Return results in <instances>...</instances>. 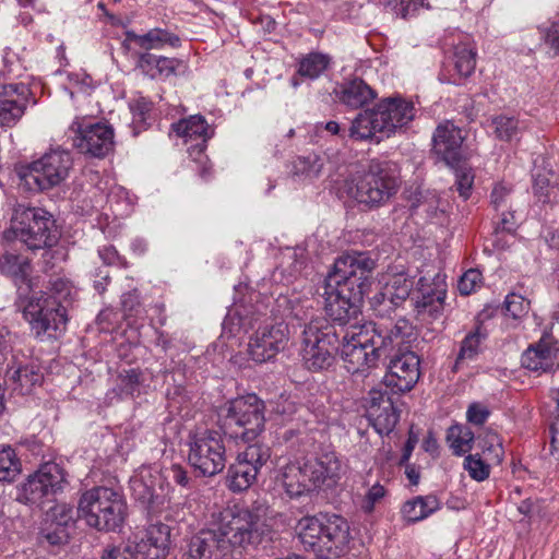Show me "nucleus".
Masks as SVG:
<instances>
[{
  "label": "nucleus",
  "mask_w": 559,
  "mask_h": 559,
  "mask_svg": "<svg viewBox=\"0 0 559 559\" xmlns=\"http://www.w3.org/2000/svg\"><path fill=\"white\" fill-rule=\"evenodd\" d=\"M473 431L462 425H453L448 429L447 441L454 455L461 456L473 449Z\"/></svg>",
  "instance_id": "nucleus-37"
},
{
  "label": "nucleus",
  "mask_w": 559,
  "mask_h": 559,
  "mask_svg": "<svg viewBox=\"0 0 559 559\" xmlns=\"http://www.w3.org/2000/svg\"><path fill=\"white\" fill-rule=\"evenodd\" d=\"M338 333L324 318H316L306 324L301 338V360L313 372L333 365L338 344Z\"/></svg>",
  "instance_id": "nucleus-9"
},
{
  "label": "nucleus",
  "mask_w": 559,
  "mask_h": 559,
  "mask_svg": "<svg viewBox=\"0 0 559 559\" xmlns=\"http://www.w3.org/2000/svg\"><path fill=\"white\" fill-rule=\"evenodd\" d=\"M368 420L380 435H389L396 426L400 414L391 397L379 389H371L364 400Z\"/></svg>",
  "instance_id": "nucleus-21"
},
{
  "label": "nucleus",
  "mask_w": 559,
  "mask_h": 559,
  "mask_svg": "<svg viewBox=\"0 0 559 559\" xmlns=\"http://www.w3.org/2000/svg\"><path fill=\"white\" fill-rule=\"evenodd\" d=\"M270 459V447L258 442L249 444L229 465L226 476L227 487L233 492L247 490L255 483L258 474Z\"/></svg>",
  "instance_id": "nucleus-16"
},
{
  "label": "nucleus",
  "mask_w": 559,
  "mask_h": 559,
  "mask_svg": "<svg viewBox=\"0 0 559 559\" xmlns=\"http://www.w3.org/2000/svg\"><path fill=\"white\" fill-rule=\"evenodd\" d=\"M506 313L513 319H521L527 313L528 304L516 294H510L504 300Z\"/></svg>",
  "instance_id": "nucleus-49"
},
{
  "label": "nucleus",
  "mask_w": 559,
  "mask_h": 559,
  "mask_svg": "<svg viewBox=\"0 0 559 559\" xmlns=\"http://www.w3.org/2000/svg\"><path fill=\"white\" fill-rule=\"evenodd\" d=\"M476 57V48L469 40L460 41L454 46L451 57L453 66L451 78L454 84H460L462 80L467 79L474 73Z\"/></svg>",
  "instance_id": "nucleus-31"
},
{
  "label": "nucleus",
  "mask_w": 559,
  "mask_h": 559,
  "mask_svg": "<svg viewBox=\"0 0 559 559\" xmlns=\"http://www.w3.org/2000/svg\"><path fill=\"white\" fill-rule=\"evenodd\" d=\"M521 364L532 371H551L559 366V343L549 335L543 336L537 344L530 346L523 353Z\"/></svg>",
  "instance_id": "nucleus-26"
},
{
  "label": "nucleus",
  "mask_w": 559,
  "mask_h": 559,
  "mask_svg": "<svg viewBox=\"0 0 559 559\" xmlns=\"http://www.w3.org/2000/svg\"><path fill=\"white\" fill-rule=\"evenodd\" d=\"M171 129L178 136L186 140H201L203 145L213 135V130L210 128L206 120L198 115L181 119L177 123H174Z\"/></svg>",
  "instance_id": "nucleus-35"
},
{
  "label": "nucleus",
  "mask_w": 559,
  "mask_h": 559,
  "mask_svg": "<svg viewBox=\"0 0 559 559\" xmlns=\"http://www.w3.org/2000/svg\"><path fill=\"white\" fill-rule=\"evenodd\" d=\"M343 474V464L335 452H324L304 462L289 461L278 465L276 481L290 498H297L323 486L332 487Z\"/></svg>",
  "instance_id": "nucleus-3"
},
{
  "label": "nucleus",
  "mask_w": 559,
  "mask_h": 559,
  "mask_svg": "<svg viewBox=\"0 0 559 559\" xmlns=\"http://www.w3.org/2000/svg\"><path fill=\"white\" fill-rule=\"evenodd\" d=\"M157 57L152 53H142L138 60V68L151 78H156Z\"/></svg>",
  "instance_id": "nucleus-58"
},
{
  "label": "nucleus",
  "mask_w": 559,
  "mask_h": 559,
  "mask_svg": "<svg viewBox=\"0 0 559 559\" xmlns=\"http://www.w3.org/2000/svg\"><path fill=\"white\" fill-rule=\"evenodd\" d=\"M224 556V544L219 543L212 528L192 535L187 540L181 559H222Z\"/></svg>",
  "instance_id": "nucleus-28"
},
{
  "label": "nucleus",
  "mask_w": 559,
  "mask_h": 559,
  "mask_svg": "<svg viewBox=\"0 0 559 559\" xmlns=\"http://www.w3.org/2000/svg\"><path fill=\"white\" fill-rule=\"evenodd\" d=\"M224 551L238 550L247 552L255 549L267 535V530L257 514L248 509L227 508L218 514L216 527L213 528Z\"/></svg>",
  "instance_id": "nucleus-6"
},
{
  "label": "nucleus",
  "mask_w": 559,
  "mask_h": 559,
  "mask_svg": "<svg viewBox=\"0 0 559 559\" xmlns=\"http://www.w3.org/2000/svg\"><path fill=\"white\" fill-rule=\"evenodd\" d=\"M131 109L134 117H139L140 120H145V115L151 111V104L144 99L136 100Z\"/></svg>",
  "instance_id": "nucleus-64"
},
{
  "label": "nucleus",
  "mask_w": 559,
  "mask_h": 559,
  "mask_svg": "<svg viewBox=\"0 0 559 559\" xmlns=\"http://www.w3.org/2000/svg\"><path fill=\"white\" fill-rule=\"evenodd\" d=\"M550 445L551 453L559 457V418H555L550 425Z\"/></svg>",
  "instance_id": "nucleus-63"
},
{
  "label": "nucleus",
  "mask_w": 559,
  "mask_h": 559,
  "mask_svg": "<svg viewBox=\"0 0 559 559\" xmlns=\"http://www.w3.org/2000/svg\"><path fill=\"white\" fill-rule=\"evenodd\" d=\"M128 37L145 50L162 49L165 46L178 47L180 38L163 28H153L143 35L129 33Z\"/></svg>",
  "instance_id": "nucleus-36"
},
{
  "label": "nucleus",
  "mask_w": 559,
  "mask_h": 559,
  "mask_svg": "<svg viewBox=\"0 0 559 559\" xmlns=\"http://www.w3.org/2000/svg\"><path fill=\"white\" fill-rule=\"evenodd\" d=\"M21 472V463L11 447L0 448V481L10 483Z\"/></svg>",
  "instance_id": "nucleus-43"
},
{
  "label": "nucleus",
  "mask_w": 559,
  "mask_h": 559,
  "mask_svg": "<svg viewBox=\"0 0 559 559\" xmlns=\"http://www.w3.org/2000/svg\"><path fill=\"white\" fill-rule=\"evenodd\" d=\"M549 173H535L534 174V193L539 198H544V202L549 198L550 190V179L548 177Z\"/></svg>",
  "instance_id": "nucleus-57"
},
{
  "label": "nucleus",
  "mask_w": 559,
  "mask_h": 559,
  "mask_svg": "<svg viewBox=\"0 0 559 559\" xmlns=\"http://www.w3.org/2000/svg\"><path fill=\"white\" fill-rule=\"evenodd\" d=\"M414 206H425L428 214L435 215L439 207V199L431 192H426L425 194L420 193V198Z\"/></svg>",
  "instance_id": "nucleus-60"
},
{
  "label": "nucleus",
  "mask_w": 559,
  "mask_h": 559,
  "mask_svg": "<svg viewBox=\"0 0 559 559\" xmlns=\"http://www.w3.org/2000/svg\"><path fill=\"white\" fill-rule=\"evenodd\" d=\"M510 192L511 188L503 183L495 186L491 192V204L497 211L507 207Z\"/></svg>",
  "instance_id": "nucleus-55"
},
{
  "label": "nucleus",
  "mask_w": 559,
  "mask_h": 559,
  "mask_svg": "<svg viewBox=\"0 0 559 559\" xmlns=\"http://www.w3.org/2000/svg\"><path fill=\"white\" fill-rule=\"evenodd\" d=\"M488 337V331L483 323H477L461 342L453 370L462 369L467 362L473 361L481 353V345Z\"/></svg>",
  "instance_id": "nucleus-32"
},
{
  "label": "nucleus",
  "mask_w": 559,
  "mask_h": 559,
  "mask_svg": "<svg viewBox=\"0 0 559 559\" xmlns=\"http://www.w3.org/2000/svg\"><path fill=\"white\" fill-rule=\"evenodd\" d=\"M386 495V490L383 485L380 483H376L372 485L367 493L365 495V498L361 502V509L370 513L373 511L377 503H379Z\"/></svg>",
  "instance_id": "nucleus-50"
},
{
  "label": "nucleus",
  "mask_w": 559,
  "mask_h": 559,
  "mask_svg": "<svg viewBox=\"0 0 559 559\" xmlns=\"http://www.w3.org/2000/svg\"><path fill=\"white\" fill-rule=\"evenodd\" d=\"M447 295L445 284L439 276H423L417 283L415 310L418 316L437 319L443 311Z\"/></svg>",
  "instance_id": "nucleus-22"
},
{
  "label": "nucleus",
  "mask_w": 559,
  "mask_h": 559,
  "mask_svg": "<svg viewBox=\"0 0 559 559\" xmlns=\"http://www.w3.org/2000/svg\"><path fill=\"white\" fill-rule=\"evenodd\" d=\"M463 131L447 120L438 124L432 135V151L448 166L455 167L462 156Z\"/></svg>",
  "instance_id": "nucleus-24"
},
{
  "label": "nucleus",
  "mask_w": 559,
  "mask_h": 559,
  "mask_svg": "<svg viewBox=\"0 0 559 559\" xmlns=\"http://www.w3.org/2000/svg\"><path fill=\"white\" fill-rule=\"evenodd\" d=\"M440 508L441 502L437 496H416L403 503L401 515L407 523H416L427 519Z\"/></svg>",
  "instance_id": "nucleus-33"
},
{
  "label": "nucleus",
  "mask_w": 559,
  "mask_h": 559,
  "mask_svg": "<svg viewBox=\"0 0 559 559\" xmlns=\"http://www.w3.org/2000/svg\"><path fill=\"white\" fill-rule=\"evenodd\" d=\"M335 98L350 109H358L377 97V92L364 80L355 78L334 88Z\"/></svg>",
  "instance_id": "nucleus-29"
},
{
  "label": "nucleus",
  "mask_w": 559,
  "mask_h": 559,
  "mask_svg": "<svg viewBox=\"0 0 559 559\" xmlns=\"http://www.w3.org/2000/svg\"><path fill=\"white\" fill-rule=\"evenodd\" d=\"M295 531L304 549L318 555L342 551L349 542V525L337 514L305 516Z\"/></svg>",
  "instance_id": "nucleus-7"
},
{
  "label": "nucleus",
  "mask_w": 559,
  "mask_h": 559,
  "mask_svg": "<svg viewBox=\"0 0 559 559\" xmlns=\"http://www.w3.org/2000/svg\"><path fill=\"white\" fill-rule=\"evenodd\" d=\"M1 270L16 281H25L31 271L27 258L14 253H5L1 260Z\"/></svg>",
  "instance_id": "nucleus-41"
},
{
  "label": "nucleus",
  "mask_w": 559,
  "mask_h": 559,
  "mask_svg": "<svg viewBox=\"0 0 559 559\" xmlns=\"http://www.w3.org/2000/svg\"><path fill=\"white\" fill-rule=\"evenodd\" d=\"M133 498L145 509L157 511L167 500L169 485L160 472L151 466H142L130 479Z\"/></svg>",
  "instance_id": "nucleus-18"
},
{
  "label": "nucleus",
  "mask_w": 559,
  "mask_h": 559,
  "mask_svg": "<svg viewBox=\"0 0 559 559\" xmlns=\"http://www.w3.org/2000/svg\"><path fill=\"white\" fill-rule=\"evenodd\" d=\"M170 477L177 485L181 487L189 486L190 477L188 476V472L179 464L171 465Z\"/></svg>",
  "instance_id": "nucleus-61"
},
{
  "label": "nucleus",
  "mask_w": 559,
  "mask_h": 559,
  "mask_svg": "<svg viewBox=\"0 0 559 559\" xmlns=\"http://www.w3.org/2000/svg\"><path fill=\"white\" fill-rule=\"evenodd\" d=\"M401 180L389 162H371L368 169L347 183V194L367 210L384 206L397 193Z\"/></svg>",
  "instance_id": "nucleus-4"
},
{
  "label": "nucleus",
  "mask_w": 559,
  "mask_h": 559,
  "mask_svg": "<svg viewBox=\"0 0 559 559\" xmlns=\"http://www.w3.org/2000/svg\"><path fill=\"white\" fill-rule=\"evenodd\" d=\"M340 335V355L353 374H367L393 347L392 333L373 322L350 324Z\"/></svg>",
  "instance_id": "nucleus-2"
},
{
  "label": "nucleus",
  "mask_w": 559,
  "mask_h": 559,
  "mask_svg": "<svg viewBox=\"0 0 559 559\" xmlns=\"http://www.w3.org/2000/svg\"><path fill=\"white\" fill-rule=\"evenodd\" d=\"M264 403L255 394L239 396L228 403L223 427L234 437L253 441L264 430Z\"/></svg>",
  "instance_id": "nucleus-10"
},
{
  "label": "nucleus",
  "mask_w": 559,
  "mask_h": 559,
  "mask_svg": "<svg viewBox=\"0 0 559 559\" xmlns=\"http://www.w3.org/2000/svg\"><path fill=\"white\" fill-rule=\"evenodd\" d=\"M489 409L480 403H473L466 412L467 420L474 425H483L489 417Z\"/></svg>",
  "instance_id": "nucleus-54"
},
{
  "label": "nucleus",
  "mask_w": 559,
  "mask_h": 559,
  "mask_svg": "<svg viewBox=\"0 0 559 559\" xmlns=\"http://www.w3.org/2000/svg\"><path fill=\"white\" fill-rule=\"evenodd\" d=\"M453 168L455 169V189L461 198L467 200L473 189L474 171L471 167L459 164Z\"/></svg>",
  "instance_id": "nucleus-46"
},
{
  "label": "nucleus",
  "mask_w": 559,
  "mask_h": 559,
  "mask_svg": "<svg viewBox=\"0 0 559 559\" xmlns=\"http://www.w3.org/2000/svg\"><path fill=\"white\" fill-rule=\"evenodd\" d=\"M26 88L22 84H8L0 87V126H12L24 114V106L20 96H24Z\"/></svg>",
  "instance_id": "nucleus-30"
},
{
  "label": "nucleus",
  "mask_w": 559,
  "mask_h": 559,
  "mask_svg": "<svg viewBox=\"0 0 559 559\" xmlns=\"http://www.w3.org/2000/svg\"><path fill=\"white\" fill-rule=\"evenodd\" d=\"M72 146L92 157L107 156L115 145L111 126L104 122L88 123L83 117H75L66 132Z\"/></svg>",
  "instance_id": "nucleus-14"
},
{
  "label": "nucleus",
  "mask_w": 559,
  "mask_h": 559,
  "mask_svg": "<svg viewBox=\"0 0 559 559\" xmlns=\"http://www.w3.org/2000/svg\"><path fill=\"white\" fill-rule=\"evenodd\" d=\"M8 380L12 382L13 390L21 394H28L43 381V373L37 361L25 355H13L7 370Z\"/></svg>",
  "instance_id": "nucleus-27"
},
{
  "label": "nucleus",
  "mask_w": 559,
  "mask_h": 559,
  "mask_svg": "<svg viewBox=\"0 0 559 559\" xmlns=\"http://www.w3.org/2000/svg\"><path fill=\"white\" fill-rule=\"evenodd\" d=\"M17 308L36 336L66 328L68 321L66 306L55 297L40 294L20 297Z\"/></svg>",
  "instance_id": "nucleus-12"
},
{
  "label": "nucleus",
  "mask_w": 559,
  "mask_h": 559,
  "mask_svg": "<svg viewBox=\"0 0 559 559\" xmlns=\"http://www.w3.org/2000/svg\"><path fill=\"white\" fill-rule=\"evenodd\" d=\"M49 516L59 527H66L73 521V508L67 503H58L50 509Z\"/></svg>",
  "instance_id": "nucleus-51"
},
{
  "label": "nucleus",
  "mask_w": 559,
  "mask_h": 559,
  "mask_svg": "<svg viewBox=\"0 0 559 559\" xmlns=\"http://www.w3.org/2000/svg\"><path fill=\"white\" fill-rule=\"evenodd\" d=\"M72 286L69 281L56 277L49 282V293H40L43 296L55 297L61 305L71 296Z\"/></svg>",
  "instance_id": "nucleus-47"
},
{
  "label": "nucleus",
  "mask_w": 559,
  "mask_h": 559,
  "mask_svg": "<svg viewBox=\"0 0 559 559\" xmlns=\"http://www.w3.org/2000/svg\"><path fill=\"white\" fill-rule=\"evenodd\" d=\"M491 465L493 464L483 459L478 453L466 455L463 464L469 477L476 481H484L489 477Z\"/></svg>",
  "instance_id": "nucleus-45"
},
{
  "label": "nucleus",
  "mask_w": 559,
  "mask_h": 559,
  "mask_svg": "<svg viewBox=\"0 0 559 559\" xmlns=\"http://www.w3.org/2000/svg\"><path fill=\"white\" fill-rule=\"evenodd\" d=\"M376 262L366 252H350L334 262L323 285L325 314L341 328L360 323L362 297L370 286Z\"/></svg>",
  "instance_id": "nucleus-1"
},
{
  "label": "nucleus",
  "mask_w": 559,
  "mask_h": 559,
  "mask_svg": "<svg viewBox=\"0 0 559 559\" xmlns=\"http://www.w3.org/2000/svg\"><path fill=\"white\" fill-rule=\"evenodd\" d=\"M44 537L50 545H60L68 539V534L63 527L57 526L53 532L46 533Z\"/></svg>",
  "instance_id": "nucleus-62"
},
{
  "label": "nucleus",
  "mask_w": 559,
  "mask_h": 559,
  "mask_svg": "<svg viewBox=\"0 0 559 559\" xmlns=\"http://www.w3.org/2000/svg\"><path fill=\"white\" fill-rule=\"evenodd\" d=\"M141 372L138 369L123 370L118 374L116 390L120 397H133L140 393Z\"/></svg>",
  "instance_id": "nucleus-44"
},
{
  "label": "nucleus",
  "mask_w": 559,
  "mask_h": 559,
  "mask_svg": "<svg viewBox=\"0 0 559 559\" xmlns=\"http://www.w3.org/2000/svg\"><path fill=\"white\" fill-rule=\"evenodd\" d=\"M491 128L500 141H512L522 134L525 127L515 117L499 115L492 118Z\"/></svg>",
  "instance_id": "nucleus-38"
},
{
  "label": "nucleus",
  "mask_w": 559,
  "mask_h": 559,
  "mask_svg": "<svg viewBox=\"0 0 559 559\" xmlns=\"http://www.w3.org/2000/svg\"><path fill=\"white\" fill-rule=\"evenodd\" d=\"M72 167L73 158L69 151L51 148L29 164L24 178L27 185L34 183L38 190H49L63 182Z\"/></svg>",
  "instance_id": "nucleus-15"
},
{
  "label": "nucleus",
  "mask_w": 559,
  "mask_h": 559,
  "mask_svg": "<svg viewBox=\"0 0 559 559\" xmlns=\"http://www.w3.org/2000/svg\"><path fill=\"white\" fill-rule=\"evenodd\" d=\"M374 108L384 128V134L388 136L407 126L416 116L414 103L402 96L383 98Z\"/></svg>",
  "instance_id": "nucleus-23"
},
{
  "label": "nucleus",
  "mask_w": 559,
  "mask_h": 559,
  "mask_svg": "<svg viewBox=\"0 0 559 559\" xmlns=\"http://www.w3.org/2000/svg\"><path fill=\"white\" fill-rule=\"evenodd\" d=\"M7 239H16L31 250L51 248L60 233L53 216L43 207L17 204L13 209Z\"/></svg>",
  "instance_id": "nucleus-5"
},
{
  "label": "nucleus",
  "mask_w": 559,
  "mask_h": 559,
  "mask_svg": "<svg viewBox=\"0 0 559 559\" xmlns=\"http://www.w3.org/2000/svg\"><path fill=\"white\" fill-rule=\"evenodd\" d=\"M121 306L127 317L138 314L141 308L139 294L135 290L123 294L121 297Z\"/></svg>",
  "instance_id": "nucleus-56"
},
{
  "label": "nucleus",
  "mask_w": 559,
  "mask_h": 559,
  "mask_svg": "<svg viewBox=\"0 0 559 559\" xmlns=\"http://www.w3.org/2000/svg\"><path fill=\"white\" fill-rule=\"evenodd\" d=\"M98 254L99 258L104 261V263L108 265L117 264L127 267L126 260L121 258L118 251L111 246L99 249Z\"/></svg>",
  "instance_id": "nucleus-59"
},
{
  "label": "nucleus",
  "mask_w": 559,
  "mask_h": 559,
  "mask_svg": "<svg viewBox=\"0 0 559 559\" xmlns=\"http://www.w3.org/2000/svg\"><path fill=\"white\" fill-rule=\"evenodd\" d=\"M188 462L201 475L211 477L226 466L224 437L216 430H204L189 436Z\"/></svg>",
  "instance_id": "nucleus-11"
},
{
  "label": "nucleus",
  "mask_w": 559,
  "mask_h": 559,
  "mask_svg": "<svg viewBox=\"0 0 559 559\" xmlns=\"http://www.w3.org/2000/svg\"><path fill=\"white\" fill-rule=\"evenodd\" d=\"M377 116L374 107L358 114L349 128V136L354 140H368L372 139L377 133L384 134L380 117Z\"/></svg>",
  "instance_id": "nucleus-34"
},
{
  "label": "nucleus",
  "mask_w": 559,
  "mask_h": 559,
  "mask_svg": "<svg viewBox=\"0 0 559 559\" xmlns=\"http://www.w3.org/2000/svg\"><path fill=\"white\" fill-rule=\"evenodd\" d=\"M288 334V325L284 322L259 328L248 344L251 359L257 362H265L274 358L286 347Z\"/></svg>",
  "instance_id": "nucleus-19"
},
{
  "label": "nucleus",
  "mask_w": 559,
  "mask_h": 559,
  "mask_svg": "<svg viewBox=\"0 0 559 559\" xmlns=\"http://www.w3.org/2000/svg\"><path fill=\"white\" fill-rule=\"evenodd\" d=\"M170 528L157 523L148 526L140 542L129 540L123 546L108 545L102 559H166L169 552Z\"/></svg>",
  "instance_id": "nucleus-13"
},
{
  "label": "nucleus",
  "mask_w": 559,
  "mask_h": 559,
  "mask_svg": "<svg viewBox=\"0 0 559 559\" xmlns=\"http://www.w3.org/2000/svg\"><path fill=\"white\" fill-rule=\"evenodd\" d=\"M328 66L329 58L325 55L311 52L300 60L297 74L313 80L319 78Z\"/></svg>",
  "instance_id": "nucleus-40"
},
{
  "label": "nucleus",
  "mask_w": 559,
  "mask_h": 559,
  "mask_svg": "<svg viewBox=\"0 0 559 559\" xmlns=\"http://www.w3.org/2000/svg\"><path fill=\"white\" fill-rule=\"evenodd\" d=\"M182 61L176 58L157 57L156 76H170L182 66Z\"/></svg>",
  "instance_id": "nucleus-53"
},
{
  "label": "nucleus",
  "mask_w": 559,
  "mask_h": 559,
  "mask_svg": "<svg viewBox=\"0 0 559 559\" xmlns=\"http://www.w3.org/2000/svg\"><path fill=\"white\" fill-rule=\"evenodd\" d=\"M322 166V159L314 154L297 157L292 165V175L301 180H312L321 174Z\"/></svg>",
  "instance_id": "nucleus-39"
},
{
  "label": "nucleus",
  "mask_w": 559,
  "mask_h": 559,
  "mask_svg": "<svg viewBox=\"0 0 559 559\" xmlns=\"http://www.w3.org/2000/svg\"><path fill=\"white\" fill-rule=\"evenodd\" d=\"M78 514L87 526L97 531L111 532L123 524L127 503L120 491L98 486L82 493L78 503Z\"/></svg>",
  "instance_id": "nucleus-8"
},
{
  "label": "nucleus",
  "mask_w": 559,
  "mask_h": 559,
  "mask_svg": "<svg viewBox=\"0 0 559 559\" xmlns=\"http://www.w3.org/2000/svg\"><path fill=\"white\" fill-rule=\"evenodd\" d=\"M419 357L412 350L394 355L389 361L383 383L395 393L411 391L419 380Z\"/></svg>",
  "instance_id": "nucleus-20"
},
{
  "label": "nucleus",
  "mask_w": 559,
  "mask_h": 559,
  "mask_svg": "<svg viewBox=\"0 0 559 559\" xmlns=\"http://www.w3.org/2000/svg\"><path fill=\"white\" fill-rule=\"evenodd\" d=\"M481 284V273L476 269L466 271L457 283V289L462 295H469L476 292Z\"/></svg>",
  "instance_id": "nucleus-48"
},
{
  "label": "nucleus",
  "mask_w": 559,
  "mask_h": 559,
  "mask_svg": "<svg viewBox=\"0 0 559 559\" xmlns=\"http://www.w3.org/2000/svg\"><path fill=\"white\" fill-rule=\"evenodd\" d=\"M479 445L486 461L493 465H499L503 461L504 450L502 447V440L496 432H486L480 439Z\"/></svg>",
  "instance_id": "nucleus-42"
},
{
  "label": "nucleus",
  "mask_w": 559,
  "mask_h": 559,
  "mask_svg": "<svg viewBox=\"0 0 559 559\" xmlns=\"http://www.w3.org/2000/svg\"><path fill=\"white\" fill-rule=\"evenodd\" d=\"M380 292L374 296L378 304L389 301L393 306L404 302L413 287L414 280L403 269L389 267L379 278Z\"/></svg>",
  "instance_id": "nucleus-25"
},
{
  "label": "nucleus",
  "mask_w": 559,
  "mask_h": 559,
  "mask_svg": "<svg viewBox=\"0 0 559 559\" xmlns=\"http://www.w3.org/2000/svg\"><path fill=\"white\" fill-rule=\"evenodd\" d=\"M544 44L559 55V21L551 22L548 26L540 28Z\"/></svg>",
  "instance_id": "nucleus-52"
},
{
  "label": "nucleus",
  "mask_w": 559,
  "mask_h": 559,
  "mask_svg": "<svg viewBox=\"0 0 559 559\" xmlns=\"http://www.w3.org/2000/svg\"><path fill=\"white\" fill-rule=\"evenodd\" d=\"M66 483L63 469L56 463L43 464L21 487V499L41 504L61 491Z\"/></svg>",
  "instance_id": "nucleus-17"
}]
</instances>
